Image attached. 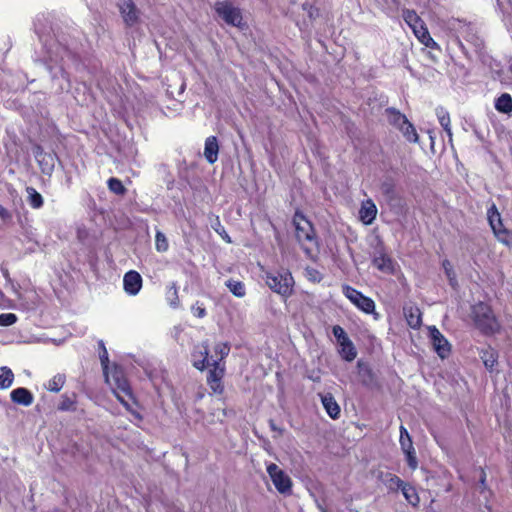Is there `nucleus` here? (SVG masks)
Listing matches in <instances>:
<instances>
[{
  "instance_id": "obj_1",
  "label": "nucleus",
  "mask_w": 512,
  "mask_h": 512,
  "mask_svg": "<svg viewBox=\"0 0 512 512\" xmlns=\"http://www.w3.org/2000/svg\"><path fill=\"white\" fill-rule=\"evenodd\" d=\"M296 239L301 245L303 251L310 255L314 248H317L318 242L311 222L300 212H296L293 217Z\"/></svg>"
},
{
  "instance_id": "obj_2",
  "label": "nucleus",
  "mask_w": 512,
  "mask_h": 512,
  "mask_svg": "<svg viewBox=\"0 0 512 512\" xmlns=\"http://www.w3.org/2000/svg\"><path fill=\"white\" fill-rule=\"evenodd\" d=\"M265 282L273 292L283 297H289L293 293L294 279L288 270L266 272Z\"/></svg>"
},
{
  "instance_id": "obj_3",
  "label": "nucleus",
  "mask_w": 512,
  "mask_h": 512,
  "mask_svg": "<svg viewBox=\"0 0 512 512\" xmlns=\"http://www.w3.org/2000/svg\"><path fill=\"white\" fill-rule=\"evenodd\" d=\"M472 314L476 327L484 334H492L498 330V322L487 304L477 303L473 306Z\"/></svg>"
},
{
  "instance_id": "obj_4",
  "label": "nucleus",
  "mask_w": 512,
  "mask_h": 512,
  "mask_svg": "<svg viewBox=\"0 0 512 512\" xmlns=\"http://www.w3.org/2000/svg\"><path fill=\"white\" fill-rule=\"evenodd\" d=\"M203 348H204V351L201 352V354L204 355V358L201 361L195 362L194 366L199 370H203L206 366L213 365L214 368L209 371V374L207 376V383L210 386V388L213 390V392L222 393L223 386L221 383V378L223 377L224 371L222 368H219V364H218L217 360L211 358L212 363H210L207 343L203 344Z\"/></svg>"
},
{
  "instance_id": "obj_5",
  "label": "nucleus",
  "mask_w": 512,
  "mask_h": 512,
  "mask_svg": "<svg viewBox=\"0 0 512 512\" xmlns=\"http://www.w3.org/2000/svg\"><path fill=\"white\" fill-rule=\"evenodd\" d=\"M267 473L279 493H291L292 481L282 469H280L276 464L271 463L267 466Z\"/></svg>"
},
{
  "instance_id": "obj_6",
  "label": "nucleus",
  "mask_w": 512,
  "mask_h": 512,
  "mask_svg": "<svg viewBox=\"0 0 512 512\" xmlns=\"http://www.w3.org/2000/svg\"><path fill=\"white\" fill-rule=\"evenodd\" d=\"M109 380L110 381H107V383L113 387L117 398L121 403L127 405L121 396V393L131 397V388L127 379L124 377L123 371L120 368L115 367L112 372H109Z\"/></svg>"
},
{
  "instance_id": "obj_7",
  "label": "nucleus",
  "mask_w": 512,
  "mask_h": 512,
  "mask_svg": "<svg viewBox=\"0 0 512 512\" xmlns=\"http://www.w3.org/2000/svg\"><path fill=\"white\" fill-rule=\"evenodd\" d=\"M342 290L343 294L360 310L367 314L374 312L375 303L371 298L364 296L360 291L349 285H344Z\"/></svg>"
},
{
  "instance_id": "obj_8",
  "label": "nucleus",
  "mask_w": 512,
  "mask_h": 512,
  "mask_svg": "<svg viewBox=\"0 0 512 512\" xmlns=\"http://www.w3.org/2000/svg\"><path fill=\"white\" fill-rule=\"evenodd\" d=\"M117 7L127 27H133L140 22L141 11L133 0H119Z\"/></svg>"
},
{
  "instance_id": "obj_9",
  "label": "nucleus",
  "mask_w": 512,
  "mask_h": 512,
  "mask_svg": "<svg viewBox=\"0 0 512 512\" xmlns=\"http://www.w3.org/2000/svg\"><path fill=\"white\" fill-rule=\"evenodd\" d=\"M215 10L218 15L229 25L239 26L242 21V15L238 8L230 2L223 1L215 4Z\"/></svg>"
},
{
  "instance_id": "obj_10",
  "label": "nucleus",
  "mask_w": 512,
  "mask_h": 512,
  "mask_svg": "<svg viewBox=\"0 0 512 512\" xmlns=\"http://www.w3.org/2000/svg\"><path fill=\"white\" fill-rule=\"evenodd\" d=\"M488 221L498 240L507 243L509 231L504 227L501 215L494 204L488 209Z\"/></svg>"
},
{
  "instance_id": "obj_11",
  "label": "nucleus",
  "mask_w": 512,
  "mask_h": 512,
  "mask_svg": "<svg viewBox=\"0 0 512 512\" xmlns=\"http://www.w3.org/2000/svg\"><path fill=\"white\" fill-rule=\"evenodd\" d=\"M429 335L432 346L438 356L442 359L448 357L451 351V347L441 332L435 326H433L429 328Z\"/></svg>"
},
{
  "instance_id": "obj_12",
  "label": "nucleus",
  "mask_w": 512,
  "mask_h": 512,
  "mask_svg": "<svg viewBox=\"0 0 512 512\" xmlns=\"http://www.w3.org/2000/svg\"><path fill=\"white\" fill-rule=\"evenodd\" d=\"M123 288L128 295H137L142 288L141 275L134 270H130L127 273H125L123 277Z\"/></svg>"
},
{
  "instance_id": "obj_13",
  "label": "nucleus",
  "mask_w": 512,
  "mask_h": 512,
  "mask_svg": "<svg viewBox=\"0 0 512 512\" xmlns=\"http://www.w3.org/2000/svg\"><path fill=\"white\" fill-rule=\"evenodd\" d=\"M10 398L12 402L22 406H30L34 401L33 394L24 387H19L11 391Z\"/></svg>"
},
{
  "instance_id": "obj_14",
  "label": "nucleus",
  "mask_w": 512,
  "mask_h": 512,
  "mask_svg": "<svg viewBox=\"0 0 512 512\" xmlns=\"http://www.w3.org/2000/svg\"><path fill=\"white\" fill-rule=\"evenodd\" d=\"M377 215V207L371 199L364 201L361 205L359 216L361 221L369 225L371 224Z\"/></svg>"
},
{
  "instance_id": "obj_15",
  "label": "nucleus",
  "mask_w": 512,
  "mask_h": 512,
  "mask_svg": "<svg viewBox=\"0 0 512 512\" xmlns=\"http://www.w3.org/2000/svg\"><path fill=\"white\" fill-rule=\"evenodd\" d=\"M373 265L383 273L392 274L394 272V264L392 259L383 252L375 255L373 258Z\"/></svg>"
},
{
  "instance_id": "obj_16",
  "label": "nucleus",
  "mask_w": 512,
  "mask_h": 512,
  "mask_svg": "<svg viewBox=\"0 0 512 512\" xmlns=\"http://www.w3.org/2000/svg\"><path fill=\"white\" fill-rule=\"evenodd\" d=\"M219 145L215 136H210L205 141L204 156L206 160L213 164L218 159Z\"/></svg>"
},
{
  "instance_id": "obj_17",
  "label": "nucleus",
  "mask_w": 512,
  "mask_h": 512,
  "mask_svg": "<svg viewBox=\"0 0 512 512\" xmlns=\"http://www.w3.org/2000/svg\"><path fill=\"white\" fill-rule=\"evenodd\" d=\"M322 404L327 412V414L332 419H337L340 416V406L336 402L335 398L331 394H325L321 396Z\"/></svg>"
},
{
  "instance_id": "obj_18",
  "label": "nucleus",
  "mask_w": 512,
  "mask_h": 512,
  "mask_svg": "<svg viewBox=\"0 0 512 512\" xmlns=\"http://www.w3.org/2000/svg\"><path fill=\"white\" fill-rule=\"evenodd\" d=\"M385 114L389 124L399 130L403 128V125L408 121L407 117L395 108H387Z\"/></svg>"
},
{
  "instance_id": "obj_19",
  "label": "nucleus",
  "mask_w": 512,
  "mask_h": 512,
  "mask_svg": "<svg viewBox=\"0 0 512 512\" xmlns=\"http://www.w3.org/2000/svg\"><path fill=\"white\" fill-rule=\"evenodd\" d=\"M404 315L406 317L408 325L411 328L416 329L420 327L422 319L419 308L414 306L404 307Z\"/></svg>"
},
{
  "instance_id": "obj_20",
  "label": "nucleus",
  "mask_w": 512,
  "mask_h": 512,
  "mask_svg": "<svg viewBox=\"0 0 512 512\" xmlns=\"http://www.w3.org/2000/svg\"><path fill=\"white\" fill-rule=\"evenodd\" d=\"M36 159L41 166V170L45 174H50L54 168V158L52 154H46L42 151L36 153Z\"/></svg>"
},
{
  "instance_id": "obj_21",
  "label": "nucleus",
  "mask_w": 512,
  "mask_h": 512,
  "mask_svg": "<svg viewBox=\"0 0 512 512\" xmlns=\"http://www.w3.org/2000/svg\"><path fill=\"white\" fill-rule=\"evenodd\" d=\"M480 358L483 361V364L485 365V367L491 371V370H493L494 366L497 363L498 356H497L496 351L493 348L488 347V348L481 350Z\"/></svg>"
},
{
  "instance_id": "obj_22",
  "label": "nucleus",
  "mask_w": 512,
  "mask_h": 512,
  "mask_svg": "<svg viewBox=\"0 0 512 512\" xmlns=\"http://www.w3.org/2000/svg\"><path fill=\"white\" fill-rule=\"evenodd\" d=\"M495 109L501 113L509 114L512 112V97L508 93H503L495 101Z\"/></svg>"
},
{
  "instance_id": "obj_23",
  "label": "nucleus",
  "mask_w": 512,
  "mask_h": 512,
  "mask_svg": "<svg viewBox=\"0 0 512 512\" xmlns=\"http://www.w3.org/2000/svg\"><path fill=\"white\" fill-rule=\"evenodd\" d=\"M66 382V376L63 373L54 375L45 385V389L50 392L58 393Z\"/></svg>"
},
{
  "instance_id": "obj_24",
  "label": "nucleus",
  "mask_w": 512,
  "mask_h": 512,
  "mask_svg": "<svg viewBox=\"0 0 512 512\" xmlns=\"http://www.w3.org/2000/svg\"><path fill=\"white\" fill-rule=\"evenodd\" d=\"M27 201L34 209H39L43 206L44 200L42 195L33 187H27Z\"/></svg>"
},
{
  "instance_id": "obj_25",
  "label": "nucleus",
  "mask_w": 512,
  "mask_h": 512,
  "mask_svg": "<svg viewBox=\"0 0 512 512\" xmlns=\"http://www.w3.org/2000/svg\"><path fill=\"white\" fill-rule=\"evenodd\" d=\"M14 381V373L7 366L0 367V390L8 389Z\"/></svg>"
},
{
  "instance_id": "obj_26",
  "label": "nucleus",
  "mask_w": 512,
  "mask_h": 512,
  "mask_svg": "<svg viewBox=\"0 0 512 512\" xmlns=\"http://www.w3.org/2000/svg\"><path fill=\"white\" fill-rule=\"evenodd\" d=\"M436 115L439 120L440 125L443 127L445 132L447 133L449 139H452V131L450 126V116L449 113L442 107H438L436 109Z\"/></svg>"
},
{
  "instance_id": "obj_27",
  "label": "nucleus",
  "mask_w": 512,
  "mask_h": 512,
  "mask_svg": "<svg viewBox=\"0 0 512 512\" xmlns=\"http://www.w3.org/2000/svg\"><path fill=\"white\" fill-rule=\"evenodd\" d=\"M401 491L404 498L409 504H411L413 507H417L419 505L420 498L416 489L413 486L406 483Z\"/></svg>"
},
{
  "instance_id": "obj_28",
  "label": "nucleus",
  "mask_w": 512,
  "mask_h": 512,
  "mask_svg": "<svg viewBox=\"0 0 512 512\" xmlns=\"http://www.w3.org/2000/svg\"><path fill=\"white\" fill-rule=\"evenodd\" d=\"M413 31L417 38L427 47H432L433 45H436L435 41L430 37L427 29L423 27V23L419 24L418 26L414 25Z\"/></svg>"
},
{
  "instance_id": "obj_29",
  "label": "nucleus",
  "mask_w": 512,
  "mask_h": 512,
  "mask_svg": "<svg viewBox=\"0 0 512 512\" xmlns=\"http://www.w3.org/2000/svg\"><path fill=\"white\" fill-rule=\"evenodd\" d=\"M76 394H72L71 396L67 394H63L61 396V401L58 404V410L60 411H74L76 409Z\"/></svg>"
},
{
  "instance_id": "obj_30",
  "label": "nucleus",
  "mask_w": 512,
  "mask_h": 512,
  "mask_svg": "<svg viewBox=\"0 0 512 512\" xmlns=\"http://www.w3.org/2000/svg\"><path fill=\"white\" fill-rule=\"evenodd\" d=\"M340 346H341L340 354L343 359L351 362L356 358L357 352L355 350V347H354L352 341L340 343Z\"/></svg>"
},
{
  "instance_id": "obj_31",
  "label": "nucleus",
  "mask_w": 512,
  "mask_h": 512,
  "mask_svg": "<svg viewBox=\"0 0 512 512\" xmlns=\"http://www.w3.org/2000/svg\"><path fill=\"white\" fill-rule=\"evenodd\" d=\"M400 445L403 452H412L414 448L412 439L403 425L400 426Z\"/></svg>"
},
{
  "instance_id": "obj_32",
  "label": "nucleus",
  "mask_w": 512,
  "mask_h": 512,
  "mask_svg": "<svg viewBox=\"0 0 512 512\" xmlns=\"http://www.w3.org/2000/svg\"><path fill=\"white\" fill-rule=\"evenodd\" d=\"M99 346L101 348V351L99 353V357H100V362H101V366H102V369H103V373H104V376L106 378V381H110L109 380V370H108V365H109V358H108V352H107V349L104 345V342L101 340L99 341Z\"/></svg>"
},
{
  "instance_id": "obj_33",
  "label": "nucleus",
  "mask_w": 512,
  "mask_h": 512,
  "mask_svg": "<svg viewBox=\"0 0 512 512\" xmlns=\"http://www.w3.org/2000/svg\"><path fill=\"white\" fill-rule=\"evenodd\" d=\"M226 286L230 290V292L236 297H244L246 294L245 286L241 281L228 280L226 282Z\"/></svg>"
},
{
  "instance_id": "obj_34",
  "label": "nucleus",
  "mask_w": 512,
  "mask_h": 512,
  "mask_svg": "<svg viewBox=\"0 0 512 512\" xmlns=\"http://www.w3.org/2000/svg\"><path fill=\"white\" fill-rule=\"evenodd\" d=\"M166 297L171 307L177 308L179 306L178 288L175 282L167 288Z\"/></svg>"
},
{
  "instance_id": "obj_35",
  "label": "nucleus",
  "mask_w": 512,
  "mask_h": 512,
  "mask_svg": "<svg viewBox=\"0 0 512 512\" xmlns=\"http://www.w3.org/2000/svg\"><path fill=\"white\" fill-rule=\"evenodd\" d=\"M400 131L409 142H418V134L416 129L409 121L403 125V128H401Z\"/></svg>"
},
{
  "instance_id": "obj_36",
  "label": "nucleus",
  "mask_w": 512,
  "mask_h": 512,
  "mask_svg": "<svg viewBox=\"0 0 512 512\" xmlns=\"http://www.w3.org/2000/svg\"><path fill=\"white\" fill-rule=\"evenodd\" d=\"M406 483L401 480L398 476L389 474L388 478L385 480L386 487L391 491L402 490L403 486Z\"/></svg>"
},
{
  "instance_id": "obj_37",
  "label": "nucleus",
  "mask_w": 512,
  "mask_h": 512,
  "mask_svg": "<svg viewBox=\"0 0 512 512\" xmlns=\"http://www.w3.org/2000/svg\"><path fill=\"white\" fill-rule=\"evenodd\" d=\"M108 188L111 192L117 195H124L126 192V188L122 184V182L117 178H110L107 182Z\"/></svg>"
},
{
  "instance_id": "obj_38",
  "label": "nucleus",
  "mask_w": 512,
  "mask_h": 512,
  "mask_svg": "<svg viewBox=\"0 0 512 512\" xmlns=\"http://www.w3.org/2000/svg\"><path fill=\"white\" fill-rule=\"evenodd\" d=\"M155 246L158 252H166L169 247L168 240L165 234L159 230L156 232L155 235Z\"/></svg>"
},
{
  "instance_id": "obj_39",
  "label": "nucleus",
  "mask_w": 512,
  "mask_h": 512,
  "mask_svg": "<svg viewBox=\"0 0 512 512\" xmlns=\"http://www.w3.org/2000/svg\"><path fill=\"white\" fill-rule=\"evenodd\" d=\"M442 266H443V269L445 271V274L449 280V283L452 287H455L457 285V280H456V274L453 270V267H452V264L450 263L449 260L445 259L443 262H442Z\"/></svg>"
},
{
  "instance_id": "obj_40",
  "label": "nucleus",
  "mask_w": 512,
  "mask_h": 512,
  "mask_svg": "<svg viewBox=\"0 0 512 512\" xmlns=\"http://www.w3.org/2000/svg\"><path fill=\"white\" fill-rule=\"evenodd\" d=\"M214 351L219 356L218 362L223 360L230 352V345L227 342H221L215 345Z\"/></svg>"
},
{
  "instance_id": "obj_41",
  "label": "nucleus",
  "mask_w": 512,
  "mask_h": 512,
  "mask_svg": "<svg viewBox=\"0 0 512 512\" xmlns=\"http://www.w3.org/2000/svg\"><path fill=\"white\" fill-rule=\"evenodd\" d=\"M213 229L215 230V232L217 234H219L221 236V238L227 242V243H231L232 240L230 238V236L228 235V233L226 232L224 226L220 223L219 221V218L217 217L216 218V223L214 225H212Z\"/></svg>"
},
{
  "instance_id": "obj_42",
  "label": "nucleus",
  "mask_w": 512,
  "mask_h": 512,
  "mask_svg": "<svg viewBox=\"0 0 512 512\" xmlns=\"http://www.w3.org/2000/svg\"><path fill=\"white\" fill-rule=\"evenodd\" d=\"M332 332H333L334 337L339 341V343L351 341L349 339V337L347 336V333L345 332V330L339 325L333 326Z\"/></svg>"
},
{
  "instance_id": "obj_43",
  "label": "nucleus",
  "mask_w": 512,
  "mask_h": 512,
  "mask_svg": "<svg viewBox=\"0 0 512 512\" xmlns=\"http://www.w3.org/2000/svg\"><path fill=\"white\" fill-rule=\"evenodd\" d=\"M404 18L405 21L409 24V26L412 27V29H414V25L418 26L419 24L422 23V21L414 11L407 10L404 13Z\"/></svg>"
},
{
  "instance_id": "obj_44",
  "label": "nucleus",
  "mask_w": 512,
  "mask_h": 512,
  "mask_svg": "<svg viewBox=\"0 0 512 512\" xmlns=\"http://www.w3.org/2000/svg\"><path fill=\"white\" fill-rule=\"evenodd\" d=\"M17 321V316L13 313L0 314V326H11Z\"/></svg>"
},
{
  "instance_id": "obj_45",
  "label": "nucleus",
  "mask_w": 512,
  "mask_h": 512,
  "mask_svg": "<svg viewBox=\"0 0 512 512\" xmlns=\"http://www.w3.org/2000/svg\"><path fill=\"white\" fill-rule=\"evenodd\" d=\"M382 193L392 199L394 197V194H395V189H394V185L392 182L390 181H385L381 184V187H380Z\"/></svg>"
},
{
  "instance_id": "obj_46",
  "label": "nucleus",
  "mask_w": 512,
  "mask_h": 512,
  "mask_svg": "<svg viewBox=\"0 0 512 512\" xmlns=\"http://www.w3.org/2000/svg\"><path fill=\"white\" fill-rule=\"evenodd\" d=\"M404 454L407 457V463H408L409 467L412 470H415L417 468V465H418L417 458H416V455H415V450L413 449L412 452H404Z\"/></svg>"
},
{
  "instance_id": "obj_47",
  "label": "nucleus",
  "mask_w": 512,
  "mask_h": 512,
  "mask_svg": "<svg viewBox=\"0 0 512 512\" xmlns=\"http://www.w3.org/2000/svg\"><path fill=\"white\" fill-rule=\"evenodd\" d=\"M191 311L198 318H203L206 316L205 308L202 305H198V302L191 307Z\"/></svg>"
},
{
  "instance_id": "obj_48",
  "label": "nucleus",
  "mask_w": 512,
  "mask_h": 512,
  "mask_svg": "<svg viewBox=\"0 0 512 512\" xmlns=\"http://www.w3.org/2000/svg\"><path fill=\"white\" fill-rule=\"evenodd\" d=\"M358 368H359V374L364 375L367 374L369 377H371V371L369 367L365 364H362L360 361L358 362Z\"/></svg>"
},
{
  "instance_id": "obj_49",
  "label": "nucleus",
  "mask_w": 512,
  "mask_h": 512,
  "mask_svg": "<svg viewBox=\"0 0 512 512\" xmlns=\"http://www.w3.org/2000/svg\"><path fill=\"white\" fill-rule=\"evenodd\" d=\"M0 218L3 220H7V219L11 218L10 212L5 207H3L1 204H0Z\"/></svg>"
},
{
  "instance_id": "obj_50",
  "label": "nucleus",
  "mask_w": 512,
  "mask_h": 512,
  "mask_svg": "<svg viewBox=\"0 0 512 512\" xmlns=\"http://www.w3.org/2000/svg\"><path fill=\"white\" fill-rule=\"evenodd\" d=\"M269 426H270L271 430L277 432L279 435H282L284 432V430L282 428L277 427L274 420H272V419L269 420Z\"/></svg>"
},
{
  "instance_id": "obj_51",
  "label": "nucleus",
  "mask_w": 512,
  "mask_h": 512,
  "mask_svg": "<svg viewBox=\"0 0 512 512\" xmlns=\"http://www.w3.org/2000/svg\"><path fill=\"white\" fill-rule=\"evenodd\" d=\"M471 39L474 40L475 46L477 48H481L482 47L483 43H482V41L478 37L472 35Z\"/></svg>"
},
{
  "instance_id": "obj_52",
  "label": "nucleus",
  "mask_w": 512,
  "mask_h": 512,
  "mask_svg": "<svg viewBox=\"0 0 512 512\" xmlns=\"http://www.w3.org/2000/svg\"><path fill=\"white\" fill-rule=\"evenodd\" d=\"M485 482H486V473L483 469H481L480 483L483 487L485 486Z\"/></svg>"
},
{
  "instance_id": "obj_53",
  "label": "nucleus",
  "mask_w": 512,
  "mask_h": 512,
  "mask_svg": "<svg viewBox=\"0 0 512 512\" xmlns=\"http://www.w3.org/2000/svg\"><path fill=\"white\" fill-rule=\"evenodd\" d=\"M316 506L320 512H328V510L318 500H316Z\"/></svg>"
},
{
  "instance_id": "obj_54",
  "label": "nucleus",
  "mask_w": 512,
  "mask_h": 512,
  "mask_svg": "<svg viewBox=\"0 0 512 512\" xmlns=\"http://www.w3.org/2000/svg\"><path fill=\"white\" fill-rule=\"evenodd\" d=\"M61 74H62V77H63L66 81H69L68 74H67L63 69H61Z\"/></svg>"
},
{
  "instance_id": "obj_55",
  "label": "nucleus",
  "mask_w": 512,
  "mask_h": 512,
  "mask_svg": "<svg viewBox=\"0 0 512 512\" xmlns=\"http://www.w3.org/2000/svg\"><path fill=\"white\" fill-rule=\"evenodd\" d=\"M184 90H185V84H184V83H182V84H181V87H180V92L182 93Z\"/></svg>"
},
{
  "instance_id": "obj_56",
  "label": "nucleus",
  "mask_w": 512,
  "mask_h": 512,
  "mask_svg": "<svg viewBox=\"0 0 512 512\" xmlns=\"http://www.w3.org/2000/svg\"><path fill=\"white\" fill-rule=\"evenodd\" d=\"M223 414L226 416L227 415V412L225 409H223Z\"/></svg>"
}]
</instances>
